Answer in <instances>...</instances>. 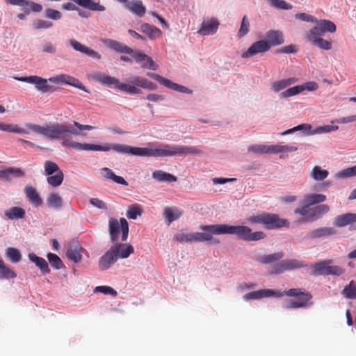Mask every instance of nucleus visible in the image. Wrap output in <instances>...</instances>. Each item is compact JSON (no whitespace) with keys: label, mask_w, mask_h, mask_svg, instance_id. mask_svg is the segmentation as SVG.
I'll list each match as a JSON object with an SVG mask.
<instances>
[{"label":"nucleus","mask_w":356,"mask_h":356,"mask_svg":"<svg viewBox=\"0 0 356 356\" xmlns=\"http://www.w3.org/2000/svg\"><path fill=\"white\" fill-rule=\"evenodd\" d=\"M250 31V23L247 15L242 17L239 29L237 32L236 36L241 38L247 35Z\"/></svg>","instance_id":"58836bf2"},{"label":"nucleus","mask_w":356,"mask_h":356,"mask_svg":"<svg viewBox=\"0 0 356 356\" xmlns=\"http://www.w3.org/2000/svg\"><path fill=\"white\" fill-rule=\"evenodd\" d=\"M52 26V22L40 19L35 20L33 24V27L35 29H47Z\"/></svg>","instance_id":"13d9d810"},{"label":"nucleus","mask_w":356,"mask_h":356,"mask_svg":"<svg viewBox=\"0 0 356 356\" xmlns=\"http://www.w3.org/2000/svg\"><path fill=\"white\" fill-rule=\"evenodd\" d=\"M270 6L281 10H291L293 6L284 0H269Z\"/></svg>","instance_id":"6e6d98bb"},{"label":"nucleus","mask_w":356,"mask_h":356,"mask_svg":"<svg viewBox=\"0 0 356 356\" xmlns=\"http://www.w3.org/2000/svg\"><path fill=\"white\" fill-rule=\"evenodd\" d=\"M63 198L57 193H50L47 198V205L51 209H60L63 207Z\"/></svg>","instance_id":"473e14b6"},{"label":"nucleus","mask_w":356,"mask_h":356,"mask_svg":"<svg viewBox=\"0 0 356 356\" xmlns=\"http://www.w3.org/2000/svg\"><path fill=\"white\" fill-rule=\"evenodd\" d=\"M355 121H356V114L340 118L339 119L332 120L331 122L332 123H338V124H348V123H351V122H353Z\"/></svg>","instance_id":"69168bd1"},{"label":"nucleus","mask_w":356,"mask_h":356,"mask_svg":"<svg viewBox=\"0 0 356 356\" xmlns=\"http://www.w3.org/2000/svg\"><path fill=\"white\" fill-rule=\"evenodd\" d=\"M354 222H356V213H346L336 216L333 225L338 227H342Z\"/></svg>","instance_id":"4be33fe9"},{"label":"nucleus","mask_w":356,"mask_h":356,"mask_svg":"<svg viewBox=\"0 0 356 356\" xmlns=\"http://www.w3.org/2000/svg\"><path fill=\"white\" fill-rule=\"evenodd\" d=\"M102 42L105 45L116 52L127 54L134 53V50L131 48L116 40L105 39Z\"/></svg>","instance_id":"6ab92c4d"},{"label":"nucleus","mask_w":356,"mask_h":356,"mask_svg":"<svg viewBox=\"0 0 356 356\" xmlns=\"http://www.w3.org/2000/svg\"><path fill=\"white\" fill-rule=\"evenodd\" d=\"M265 41L269 44L270 48L282 44L284 42L283 33L280 31H268L265 34Z\"/></svg>","instance_id":"a211bd4d"},{"label":"nucleus","mask_w":356,"mask_h":356,"mask_svg":"<svg viewBox=\"0 0 356 356\" xmlns=\"http://www.w3.org/2000/svg\"><path fill=\"white\" fill-rule=\"evenodd\" d=\"M44 168V175L47 176L51 175L54 173L56 174L58 172L61 171L58 165L56 163L51 161H45Z\"/></svg>","instance_id":"603ef678"},{"label":"nucleus","mask_w":356,"mask_h":356,"mask_svg":"<svg viewBox=\"0 0 356 356\" xmlns=\"http://www.w3.org/2000/svg\"><path fill=\"white\" fill-rule=\"evenodd\" d=\"M329 263H332V260H325L314 264L312 266V273L315 275H326Z\"/></svg>","instance_id":"72a5a7b5"},{"label":"nucleus","mask_w":356,"mask_h":356,"mask_svg":"<svg viewBox=\"0 0 356 356\" xmlns=\"http://www.w3.org/2000/svg\"><path fill=\"white\" fill-rule=\"evenodd\" d=\"M81 250V248L77 243H72L68 245L66 251L67 259L74 263L80 262L82 259Z\"/></svg>","instance_id":"412c9836"},{"label":"nucleus","mask_w":356,"mask_h":356,"mask_svg":"<svg viewBox=\"0 0 356 356\" xmlns=\"http://www.w3.org/2000/svg\"><path fill=\"white\" fill-rule=\"evenodd\" d=\"M280 296H275L276 297H282L284 296H298V298L301 297L302 294H305V293L301 292L299 289H291L288 291H285L283 292H280Z\"/></svg>","instance_id":"0e129e2a"},{"label":"nucleus","mask_w":356,"mask_h":356,"mask_svg":"<svg viewBox=\"0 0 356 356\" xmlns=\"http://www.w3.org/2000/svg\"><path fill=\"white\" fill-rule=\"evenodd\" d=\"M298 79L296 77H290L287 79H280L277 80L276 81H274L271 86L270 88L271 90L275 92H278L298 82Z\"/></svg>","instance_id":"b1692460"},{"label":"nucleus","mask_w":356,"mask_h":356,"mask_svg":"<svg viewBox=\"0 0 356 356\" xmlns=\"http://www.w3.org/2000/svg\"><path fill=\"white\" fill-rule=\"evenodd\" d=\"M113 246L116 248L119 259H127L134 252V248L131 244L118 243Z\"/></svg>","instance_id":"bb28decb"},{"label":"nucleus","mask_w":356,"mask_h":356,"mask_svg":"<svg viewBox=\"0 0 356 356\" xmlns=\"http://www.w3.org/2000/svg\"><path fill=\"white\" fill-rule=\"evenodd\" d=\"M65 125H69V126H72V127L76 130L77 132H79L80 134H79V136H85L86 134H83V133H81V131H90V130H92L95 129V127H92V126H90V125H83L77 122H75L74 121L73 122V124H64ZM72 136H78V135H74V134H70V137L71 138V140L72 141H74L72 140Z\"/></svg>","instance_id":"37998d69"},{"label":"nucleus","mask_w":356,"mask_h":356,"mask_svg":"<svg viewBox=\"0 0 356 356\" xmlns=\"http://www.w3.org/2000/svg\"><path fill=\"white\" fill-rule=\"evenodd\" d=\"M2 131L22 135H27L33 131L50 140H61L63 145L78 150L103 152L113 150L121 154L155 157V146L152 144H149L147 147H138L118 143L101 145L72 141L70 135H79L80 134L74 130L72 126L60 123H50L46 126L26 123L25 127H22L17 124H3Z\"/></svg>","instance_id":"f257e3e1"},{"label":"nucleus","mask_w":356,"mask_h":356,"mask_svg":"<svg viewBox=\"0 0 356 356\" xmlns=\"http://www.w3.org/2000/svg\"><path fill=\"white\" fill-rule=\"evenodd\" d=\"M275 296H280V293L271 289H261L245 294L243 296L242 299L244 301H248L252 300H260Z\"/></svg>","instance_id":"dca6fc26"},{"label":"nucleus","mask_w":356,"mask_h":356,"mask_svg":"<svg viewBox=\"0 0 356 356\" xmlns=\"http://www.w3.org/2000/svg\"><path fill=\"white\" fill-rule=\"evenodd\" d=\"M248 151L254 154H268V145H252L248 147Z\"/></svg>","instance_id":"864d4df0"},{"label":"nucleus","mask_w":356,"mask_h":356,"mask_svg":"<svg viewBox=\"0 0 356 356\" xmlns=\"http://www.w3.org/2000/svg\"><path fill=\"white\" fill-rule=\"evenodd\" d=\"M202 232H193V242L210 241L213 239V234L222 235L220 224L203 225L200 227Z\"/></svg>","instance_id":"0eeeda50"},{"label":"nucleus","mask_w":356,"mask_h":356,"mask_svg":"<svg viewBox=\"0 0 356 356\" xmlns=\"http://www.w3.org/2000/svg\"><path fill=\"white\" fill-rule=\"evenodd\" d=\"M220 26L218 19L215 17L204 19L201 24L197 33L201 35H212L217 33Z\"/></svg>","instance_id":"f8f14e48"},{"label":"nucleus","mask_w":356,"mask_h":356,"mask_svg":"<svg viewBox=\"0 0 356 356\" xmlns=\"http://www.w3.org/2000/svg\"><path fill=\"white\" fill-rule=\"evenodd\" d=\"M309 207L310 205L305 204L302 200V207L296 209L294 213L304 216L307 220H314L312 215V208H309Z\"/></svg>","instance_id":"a19ab883"},{"label":"nucleus","mask_w":356,"mask_h":356,"mask_svg":"<svg viewBox=\"0 0 356 356\" xmlns=\"http://www.w3.org/2000/svg\"><path fill=\"white\" fill-rule=\"evenodd\" d=\"M94 292H95V293L100 292V293H102L104 294L112 295L113 296H116L117 294H118V293H117V291L115 290H114L111 286H97L94 289Z\"/></svg>","instance_id":"e2e57ef3"},{"label":"nucleus","mask_w":356,"mask_h":356,"mask_svg":"<svg viewBox=\"0 0 356 356\" xmlns=\"http://www.w3.org/2000/svg\"><path fill=\"white\" fill-rule=\"evenodd\" d=\"M6 257L12 263L16 264L22 260V254L19 250L15 248H8L5 252Z\"/></svg>","instance_id":"4c0bfd02"},{"label":"nucleus","mask_w":356,"mask_h":356,"mask_svg":"<svg viewBox=\"0 0 356 356\" xmlns=\"http://www.w3.org/2000/svg\"><path fill=\"white\" fill-rule=\"evenodd\" d=\"M312 298L310 294H302L301 297L298 298V300H292L287 302L284 307L286 309H296L303 307L307 305V302Z\"/></svg>","instance_id":"7c9ffc66"},{"label":"nucleus","mask_w":356,"mask_h":356,"mask_svg":"<svg viewBox=\"0 0 356 356\" xmlns=\"http://www.w3.org/2000/svg\"><path fill=\"white\" fill-rule=\"evenodd\" d=\"M339 129L338 126H334V125H325L318 127L310 132H309L308 135H316V134H325V133H330L332 131H335Z\"/></svg>","instance_id":"3c124183"},{"label":"nucleus","mask_w":356,"mask_h":356,"mask_svg":"<svg viewBox=\"0 0 356 356\" xmlns=\"http://www.w3.org/2000/svg\"><path fill=\"white\" fill-rule=\"evenodd\" d=\"M63 179L64 175L63 172L59 171L54 175H49L47 179V181L51 186L56 188L62 184Z\"/></svg>","instance_id":"c03bdc74"},{"label":"nucleus","mask_w":356,"mask_h":356,"mask_svg":"<svg viewBox=\"0 0 356 356\" xmlns=\"http://www.w3.org/2000/svg\"><path fill=\"white\" fill-rule=\"evenodd\" d=\"M249 220L253 223L264 225L269 229H277L289 225L285 219H280L279 216L273 213H262L250 218Z\"/></svg>","instance_id":"39448f33"},{"label":"nucleus","mask_w":356,"mask_h":356,"mask_svg":"<svg viewBox=\"0 0 356 356\" xmlns=\"http://www.w3.org/2000/svg\"><path fill=\"white\" fill-rule=\"evenodd\" d=\"M124 7L138 17H143L146 13V8L140 0H127Z\"/></svg>","instance_id":"f3484780"},{"label":"nucleus","mask_w":356,"mask_h":356,"mask_svg":"<svg viewBox=\"0 0 356 356\" xmlns=\"http://www.w3.org/2000/svg\"><path fill=\"white\" fill-rule=\"evenodd\" d=\"M117 249L113 245L100 257L98 265L101 270L110 268L118 259Z\"/></svg>","instance_id":"9d476101"},{"label":"nucleus","mask_w":356,"mask_h":356,"mask_svg":"<svg viewBox=\"0 0 356 356\" xmlns=\"http://www.w3.org/2000/svg\"><path fill=\"white\" fill-rule=\"evenodd\" d=\"M100 175L102 177L105 179H111L115 183L118 184H121L122 186H128V183L125 181V179L115 175V173L108 168H103L100 170Z\"/></svg>","instance_id":"393cba45"},{"label":"nucleus","mask_w":356,"mask_h":356,"mask_svg":"<svg viewBox=\"0 0 356 356\" xmlns=\"http://www.w3.org/2000/svg\"><path fill=\"white\" fill-rule=\"evenodd\" d=\"M152 178L160 182L170 183L177 181L176 177L173 175L160 170L153 172Z\"/></svg>","instance_id":"c756f323"},{"label":"nucleus","mask_w":356,"mask_h":356,"mask_svg":"<svg viewBox=\"0 0 356 356\" xmlns=\"http://www.w3.org/2000/svg\"><path fill=\"white\" fill-rule=\"evenodd\" d=\"M341 295L347 299H356L355 283L353 281H350L342 290Z\"/></svg>","instance_id":"79ce46f5"},{"label":"nucleus","mask_w":356,"mask_h":356,"mask_svg":"<svg viewBox=\"0 0 356 356\" xmlns=\"http://www.w3.org/2000/svg\"><path fill=\"white\" fill-rule=\"evenodd\" d=\"M131 55L138 63L141 64V67L143 68L152 70H157L158 65L151 57L145 54L142 53L140 51H134V53H132Z\"/></svg>","instance_id":"2eb2a0df"},{"label":"nucleus","mask_w":356,"mask_h":356,"mask_svg":"<svg viewBox=\"0 0 356 356\" xmlns=\"http://www.w3.org/2000/svg\"><path fill=\"white\" fill-rule=\"evenodd\" d=\"M330 211V207L327 204H321L312 208V215L313 220L321 218L323 214L327 213Z\"/></svg>","instance_id":"8fccbe9b"},{"label":"nucleus","mask_w":356,"mask_h":356,"mask_svg":"<svg viewBox=\"0 0 356 356\" xmlns=\"http://www.w3.org/2000/svg\"><path fill=\"white\" fill-rule=\"evenodd\" d=\"M295 17L297 19L307 22L317 23L318 22L315 17L305 13H297L295 15Z\"/></svg>","instance_id":"680f3d73"},{"label":"nucleus","mask_w":356,"mask_h":356,"mask_svg":"<svg viewBox=\"0 0 356 356\" xmlns=\"http://www.w3.org/2000/svg\"><path fill=\"white\" fill-rule=\"evenodd\" d=\"M336 25L330 20L323 19L318 22L317 25L311 29L307 33L306 37H321L325 33H334L336 31Z\"/></svg>","instance_id":"6e6552de"},{"label":"nucleus","mask_w":356,"mask_h":356,"mask_svg":"<svg viewBox=\"0 0 356 356\" xmlns=\"http://www.w3.org/2000/svg\"><path fill=\"white\" fill-rule=\"evenodd\" d=\"M302 92V88L300 85L295 86L291 88H289L282 92L280 95V97L281 99H288L291 97L297 95Z\"/></svg>","instance_id":"de8ad7c7"},{"label":"nucleus","mask_w":356,"mask_h":356,"mask_svg":"<svg viewBox=\"0 0 356 356\" xmlns=\"http://www.w3.org/2000/svg\"><path fill=\"white\" fill-rule=\"evenodd\" d=\"M163 216L168 224L179 219L181 216V212L175 207H166L164 209Z\"/></svg>","instance_id":"cd10ccee"},{"label":"nucleus","mask_w":356,"mask_h":356,"mask_svg":"<svg viewBox=\"0 0 356 356\" xmlns=\"http://www.w3.org/2000/svg\"><path fill=\"white\" fill-rule=\"evenodd\" d=\"M140 29L149 40H154L162 36V31L159 28L148 23L142 24Z\"/></svg>","instance_id":"5701e85b"},{"label":"nucleus","mask_w":356,"mask_h":356,"mask_svg":"<svg viewBox=\"0 0 356 356\" xmlns=\"http://www.w3.org/2000/svg\"><path fill=\"white\" fill-rule=\"evenodd\" d=\"M15 79L19 81L33 84L36 90L42 93L54 92L55 90L54 86L47 83L48 81L56 85L67 84L88 92V90L80 81L73 76L64 74L50 77L48 79L35 75L15 77Z\"/></svg>","instance_id":"7ed1b4c3"},{"label":"nucleus","mask_w":356,"mask_h":356,"mask_svg":"<svg viewBox=\"0 0 356 356\" xmlns=\"http://www.w3.org/2000/svg\"><path fill=\"white\" fill-rule=\"evenodd\" d=\"M143 210L140 205L134 204L128 207L126 216L129 219L136 220L138 216H141Z\"/></svg>","instance_id":"09e8293b"},{"label":"nucleus","mask_w":356,"mask_h":356,"mask_svg":"<svg viewBox=\"0 0 356 356\" xmlns=\"http://www.w3.org/2000/svg\"><path fill=\"white\" fill-rule=\"evenodd\" d=\"M307 40L312 42L314 44L319 47L320 49L324 50H330L332 49V44L330 41L326 40L321 37H314L312 38L311 37H306Z\"/></svg>","instance_id":"ea45409f"},{"label":"nucleus","mask_w":356,"mask_h":356,"mask_svg":"<svg viewBox=\"0 0 356 356\" xmlns=\"http://www.w3.org/2000/svg\"><path fill=\"white\" fill-rule=\"evenodd\" d=\"M69 43L74 50L87 55L95 60H99L102 58L101 54L86 47L74 39L70 40Z\"/></svg>","instance_id":"4468645a"},{"label":"nucleus","mask_w":356,"mask_h":356,"mask_svg":"<svg viewBox=\"0 0 356 356\" xmlns=\"http://www.w3.org/2000/svg\"><path fill=\"white\" fill-rule=\"evenodd\" d=\"M24 191L27 200L33 206L37 207L42 204V198L35 188L31 186H26Z\"/></svg>","instance_id":"aec40b11"},{"label":"nucleus","mask_w":356,"mask_h":356,"mask_svg":"<svg viewBox=\"0 0 356 356\" xmlns=\"http://www.w3.org/2000/svg\"><path fill=\"white\" fill-rule=\"evenodd\" d=\"M90 203L93 207H97L99 209L107 210V206L106 203L98 198H91L90 200Z\"/></svg>","instance_id":"774afa93"},{"label":"nucleus","mask_w":356,"mask_h":356,"mask_svg":"<svg viewBox=\"0 0 356 356\" xmlns=\"http://www.w3.org/2000/svg\"><path fill=\"white\" fill-rule=\"evenodd\" d=\"M345 273V269L339 266H334L332 263H329L326 275L340 276Z\"/></svg>","instance_id":"4d7b16f0"},{"label":"nucleus","mask_w":356,"mask_h":356,"mask_svg":"<svg viewBox=\"0 0 356 356\" xmlns=\"http://www.w3.org/2000/svg\"><path fill=\"white\" fill-rule=\"evenodd\" d=\"M221 234H234L237 238L245 241H255L263 239L266 235L263 232H252V229L244 225H229L220 224Z\"/></svg>","instance_id":"20e7f679"},{"label":"nucleus","mask_w":356,"mask_h":356,"mask_svg":"<svg viewBox=\"0 0 356 356\" xmlns=\"http://www.w3.org/2000/svg\"><path fill=\"white\" fill-rule=\"evenodd\" d=\"M147 75L169 89H171V90H173L177 91L179 92L184 93V94L191 95L193 93V90L186 88V86L174 83L171 80L168 79L165 77H163L157 74L148 73Z\"/></svg>","instance_id":"1a4fd4ad"},{"label":"nucleus","mask_w":356,"mask_h":356,"mask_svg":"<svg viewBox=\"0 0 356 356\" xmlns=\"http://www.w3.org/2000/svg\"><path fill=\"white\" fill-rule=\"evenodd\" d=\"M17 277V274L5 264L0 267V279H10Z\"/></svg>","instance_id":"5fc2aeb1"},{"label":"nucleus","mask_w":356,"mask_h":356,"mask_svg":"<svg viewBox=\"0 0 356 356\" xmlns=\"http://www.w3.org/2000/svg\"><path fill=\"white\" fill-rule=\"evenodd\" d=\"M193 233H184L181 232L179 234H177L175 236L174 239L178 242H186V243H193Z\"/></svg>","instance_id":"052dcab7"},{"label":"nucleus","mask_w":356,"mask_h":356,"mask_svg":"<svg viewBox=\"0 0 356 356\" xmlns=\"http://www.w3.org/2000/svg\"><path fill=\"white\" fill-rule=\"evenodd\" d=\"M25 210L21 207H13L4 211V216L9 220L21 219L25 216Z\"/></svg>","instance_id":"2f4dec72"},{"label":"nucleus","mask_w":356,"mask_h":356,"mask_svg":"<svg viewBox=\"0 0 356 356\" xmlns=\"http://www.w3.org/2000/svg\"><path fill=\"white\" fill-rule=\"evenodd\" d=\"M304 202L310 206L323 202L326 200V196L320 193L307 194L303 197Z\"/></svg>","instance_id":"f704fd0d"},{"label":"nucleus","mask_w":356,"mask_h":356,"mask_svg":"<svg viewBox=\"0 0 356 356\" xmlns=\"http://www.w3.org/2000/svg\"><path fill=\"white\" fill-rule=\"evenodd\" d=\"M356 176V165L337 172L334 175L337 179H346Z\"/></svg>","instance_id":"a18cd8bd"},{"label":"nucleus","mask_w":356,"mask_h":356,"mask_svg":"<svg viewBox=\"0 0 356 356\" xmlns=\"http://www.w3.org/2000/svg\"><path fill=\"white\" fill-rule=\"evenodd\" d=\"M28 257L31 261L34 263L35 266L40 270L43 274H47L50 273V268L48 263L42 257L37 256L34 253H29Z\"/></svg>","instance_id":"a878e982"},{"label":"nucleus","mask_w":356,"mask_h":356,"mask_svg":"<svg viewBox=\"0 0 356 356\" xmlns=\"http://www.w3.org/2000/svg\"><path fill=\"white\" fill-rule=\"evenodd\" d=\"M47 259L51 266L56 270H60L64 268V264L60 258L54 253H48L47 254Z\"/></svg>","instance_id":"49530a36"},{"label":"nucleus","mask_w":356,"mask_h":356,"mask_svg":"<svg viewBox=\"0 0 356 356\" xmlns=\"http://www.w3.org/2000/svg\"><path fill=\"white\" fill-rule=\"evenodd\" d=\"M329 172L327 170L322 169L321 167L315 165L309 173V177L316 181H323L328 177Z\"/></svg>","instance_id":"c85d7f7f"},{"label":"nucleus","mask_w":356,"mask_h":356,"mask_svg":"<svg viewBox=\"0 0 356 356\" xmlns=\"http://www.w3.org/2000/svg\"><path fill=\"white\" fill-rule=\"evenodd\" d=\"M305 265L302 262L296 259L284 260L282 262L274 266L270 270V274H280L286 270L298 269L303 267Z\"/></svg>","instance_id":"9b49d317"},{"label":"nucleus","mask_w":356,"mask_h":356,"mask_svg":"<svg viewBox=\"0 0 356 356\" xmlns=\"http://www.w3.org/2000/svg\"><path fill=\"white\" fill-rule=\"evenodd\" d=\"M283 257L282 252H275L270 254L259 256L256 258V261L263 264H272L278 261Z\"/></svg>","instance_id":"e433bc0d"},{"label":"nucleus","mask_w":356,"mask_h":356,"mask_svg":"<svg viewBox=\"0 0 356 356\" xmlns=\"http://www.w3.org/2000/svg\"><path fill=\"white\" fill-rule=\"evenodd\" d=\"M270 49L269 44L264 40L254 42L250 47L241 54L242 58L252 57L258 54H262Z\"/></svg>","instance_id":"ddd939ff"},{"label":"nucleus","mask_w":356,"mask_h":356,"mask_svg":"<svg viewBox=\"0 0 356 356\" xmlns=\"http://www.w3.org/2000/svg\"><path fill=\"white\" fill-rule=\"evenodd\" d=\"M300 87L302 88V92L304 90L312 92L316 90L318 88V85L315 81H309L300 85Z\"/></svg>","instance_id":"338daca9"},{"label":"nucleus","mask_w":356,"mask_h":356,"mask_svg":"<svg viewBox=\"0 0 356 356\" xmlns=\"http://www.w3.org/2000/svg\"><path fill=\"white\" fill-rule=\"evenodd\" d=\"M120 230L122 232V241H127L129 233V225L127 220L121 218L120 222H118L115 218H110L108 221V231L113 242L118 241Z\"/></svg>","instance_id":"423d86ee"},{"label":"nucleus","mask_w":356,"mask_h":356,"mask_svg":"<svg viewBox=\"0 0 356 356\" xmlns=\"http://www.w3.org/2000/svg\"><path fill=\"white\" fill-rule=\"evenodd\" d=\"M44 16L52 20H59L62 18V13L53 8H47L44 10Z\"/></svg>","instance_id":"bf43d9fd"},{"label":"nucleus","mask_w":356,"mask_h":356,"mask_svg":"<svg viewBox=\"0 0 356 356\" xmlns=\"http://www.w3.org/2000/svg\"><path fill=\"white\" fill-rule=\"evenodd\" d=\"M335 234V230L332 227H321L309 233V237L312 238H321Z\"/></svg>","instance_id":"c9c22d12"},{"label":"nucleus","mask_w":356,"mask_h":356,"mask_svg":"<svg viewBox=\"0 0 356 356\" xmlns=\"http://www.w3.org/2000/svg\"><path fill=\"white\" fill-rule=\"evenodd\" d=\"M89 77L92 81L108 87L113 85L115 88L130 95L140 94L142 91L139 88L149 90H156L157 88L156 84L139 76L129 77L127 83H121L118 79L100 72H92L89 74Z\"/></svg>","instance_id":"f03ea898"}]
</instances>
